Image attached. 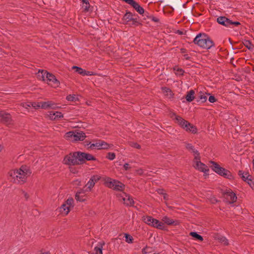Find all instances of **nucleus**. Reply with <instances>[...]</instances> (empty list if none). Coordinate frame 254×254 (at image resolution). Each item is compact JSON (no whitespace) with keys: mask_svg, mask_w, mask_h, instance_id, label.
<instances>
[{"mask_svg":"<svg viewBox=\"0 0 254 254\" xmlns=\"http://www.w3.org/2000/svg\"><path fill=\"white\" fill-rule=\"evenodd\" d=\"M30 174V170L26 166H21L19 169H13L8 172L11 180L18 184L24 183Z\"/></svg>","mask_w":254,"mask_h":254,"instance_id":"f257e3e1","label":"nucleus"},{"mask_svg":"<svg viewBox=\"0 0 254 254\" xmlns=\"http://www.w3.org/2000/svg\"><path fill=\"white\" fill-rule=\"evenodd\" d=\"M37 76L40 80L46 82L47 84L53 87L57 88L60 85V82L56 79L55 76L46 71L39 70Z\"/></svg>","mask_w":254,"mask_h":254,"instance_id":"f03ea898","label":"nucleus"},{"mask_svg":"<svg viewBox=\"0 0 254 254\" xmlns=\"http://www.w3.org/2000/svg\"><path fill=\"white\" fill-rule=\"evenodd\" d=\"M195 44L205 49H209L213 46L212 41L205 34H199L193 40Z\"/></svg>","mask_w":254,"mask_h":254,"instance_id":"7ed1b4c3","label":"nucleus"},{"mask_svg":"<svg viewBox=\"0 0 254 254\" xmlns=\"http://www.w3.org/2000/svg\"><path fill=\"white\" fill-rule=\"evenodd\" d=\"M192 166L196 170L204 173V175H208L209 168L200 161V157L198 151H195V157L193 160Z\"/></svg>","mask_w":254,"mask_h":254,"instance_id":"20e7f679","label":"nucleus"},{"mask_svg":"<svg viewBox=\"0 0 254 254\" xmlns=\"http://www.w3.org/2000/svg\"><path fill=\"white\" fill-rule=\"evenodd\" d=\"M176 123L187 131L192 133H196L197 129L195 126L190 124L180 116H176L175 118Z\"/></svg>","mask_w":254,"mask_h":254,"instance_id":"39448f33","label":"nucleus"},{"mask_svg":"<svg viewBox=\"0 0 254 254\" xmlns=\"http://www.w3.org/2000/svg\"><path fill=\"white\" fill-rule=\"evenodd\" d=\"M66 139L70 141H82L85 137V134L82 131H71L64 135Z\"/></svg>","mask_w":254,"mask_h":254,"instance_id":"423d86ee","label":"nucleus"},{"mask_svg":"<svg viewBox=\"0 0 254 254\" xmlns=\"http://www.w3.org/2000/svg\"><path fill=\"white\" fill-rule=\"evenodd\" d=\"M210 163L212 164L211 167L212 170L218 174L229 179H233L234 178L233 176L229 171L221 167L214 162L211 161Z\"/></svg>","mask_w":254,"mask_h":254,"instance_id":"0eeeda50","label":"nucleus"},{"mask_svg":"<svg viewBox=\"0 0 254 254\" xmlns=\"http://www.w3.org/2000/svg\"><path fill=\"white\" fill-rule=\"evenodd\" d=\"M79 152H75L70 153L65 156L63 162L64 164L68 165H75L81 164L79 159Z\"/></svg>","mask_w":254,"mask_h":254,"instance_id":"6e6552de","label":"nucleus"},{"mask_svg":"<svg viewBox=\"0 0 254 254\" xmlns=\"http://www.w3.org/2000/svg\"><path fill=\"white\" fill-rule=\"evenodd\" d=\"M104 184L106 187L119 191H123L125 187L122 183L110 178H105Z\"/></svg>","mask_w":254,"mask_h":254,"instance_id":"1a4fd4ad","label":"nucleus"},{"mask_svg":"<svg viewBox=\"0 0 254 254\" xmlns=\"http://www.w3.org/2000/svg\"><path fill=\"white\" fill-rule=\"evenodd\" d=\"M73 206V199L69 198L60 207V211L63 215H67Z\"/></svg>","mask_w":254,"mask_h":254,"instance_id":"9d476101","label":"nucleus"},{"mask_svg":"<svg viewBox=\"0 0 254 254\" xmlns=\"http://www.w3.org/2000/svg\"><path fill=\"white\" fill-rule=\"evenodd\" d=\"M89 145V148L92 149H108L112 146V144H108L106 142L101 140L96 141L92 143H90Z\"/></svg>","mask_w":254,"mask_h":254,"instance_id":"9b49d317","label":"nucleus"},{"mask_svg":"<svg viewBox=\"0 0 254 254\" xmlns=\"http://www.w3.org/2000/svg\"><path fill=\"white\" fill-rule=\"evenodd\" d=\"M217 21L220 24L229 27H231L233 26H237L240 24V22L237 21L233 22L225 16H220L218 17Z\"/></svg>","mask_w":254,"mask_h":254,"instance_id":"f8f14e48","label":"nucleus"},{"mask_svg":"<svg viewBox=\"0 0 254 254\" xmlns=\"http://www.w3.org/2000/svg\"><path fill=\"white\" fill-rule=\"evenodd\" d=\"M118 197L127 205L131 206L134 204L133 199L129 195L125 192H123L120 193L118 194Z\"/></svg>","mask_w":254,"mask_h":254,"instance_id":"ddd939ff","label":"nucleus"},{"mask_svg":"<svg viewBox=\"0 0 254 254\" xmlns=\"http://www.w3.org/2000/svg\"><path fill=\"white\" fill-rule=\"evenodd\" d=\"M100 176L98 175L92 176L85 185V187L86 188L85 191H90L94 187L95 184L100 179Z\"/></svg>","mask_w":254,"mask_h":254,"instance_id":"4468645a","label":"nucleus"},{"mask_svg":"<svg viewBox=\"0 0 254 254\" xmlns=\"http://www.w3.org/2000/svg\"><path fill=\"white\" fill-rule=\"evenodd\" d=\"M224 197L229 203H234L237 199L236 194L230 190L224 193Z\"/></svg>","mask_w":254,"mask_h":254,"instance_id":"2eb2a0df","label":"nucleus"},{"mask_svg":"<svg viewBox=\"0 0 254 254\" xmlns=\"http://www.w3.org/2000/svg\"><path fill=\"white\" fill-rule=\"evenodd\" d=\"M43 109H57L60 108V107L58 104L52 101H48L46 102H43V105H42Z\"/></svg>","mask_w":254,"mask_h":254,"instance_id":"dca6fc26","label":"nucleus"},{"mask_svg":"<svg viewBox=\"0 0 254 254\" xmlns=\"http://www.w3.org/2000/svg\"><path fill=\"white\" fill-rule=\"evenodd\" d=\"M79 157L80 159H78V160L80 161L81 164L83 163L85 160L90 161L95 160V158L92 155L84 152H79Z\"/></svg>","mask_w":254,"mask_h":254,"instance_id":"f3484780","label":"nucleus"},{"mask_svg":"<svg viewBox=\"0 0 254 254\" xmlns=\"http://www.w3.org/2000/svg\"><path fill=\"white\" fill-rule=\"evenodd\" d=\"M48 117L52 120H56L63 118L64 115L61 112L50 111L49 112Z\"/></svg>","mask_w":254,"mask_h":254,"instance_id":"a211bd4d","label":"nucleus"},{"mask_svg":"<svg viewBox=\"0 0 254 254\" xmlns=\"http://www.w3.org/2000/svg\"><path fill=\"white\" fill-rule=\"evenodd\" d=\"M0 121L6 123H10L11 122V116L9 114L4 111H1Z\"/></svg>","mask_w":254,"mask_h":254,"instance_id":"6ab92c4d","label":"nucleus"},{"mask_svg":"<svg viewBox=\"0 0 254 254\" xmlns=\"http://www.w3.org/2000/svg\"><path fill=\"white\" fill-rule=\"evenodd\" d=\"M152 223L151 224V226L156 228L159 229L163 230L164 229L165 226L163 222L153 218Z\"/></svg>","mask_w":254,"mask_h":254,"instance_id":"aec40b11","label":"nucleus"},{"mask_svg":"<svg viewBox=\"0 0 254 254\" xmlns=\"http://www.w3.org/2000/svg\"><path fill=\"white\" fill-rule=\"evenodd\" d=\"M75 199L79 201H84L86 200L85 192L84 190L78 191L75 195Z\"/></svg>","mask_w":254,"mask_h":254,"instance_id":"412c9836","label":"nucleus"},{"mask_svg":"<svg viewBox=\"0 0 254 254\" xmlns=\"http://www.w3.org/2000/svg\"><path fill=\"white\" fill-rule=\"evenodd\" d=\"M162 221L164 222L163 223L166 224L168 225H177L179 224V222L177 221H174L173 219H170L166 216L163 217Z\"/></svg>","mask_w":254,"mask_h":254,"instance_id":"4be33fe9","label":"nucleus"},{"mask_svg":"<svg viewBox=\"0 0 254 254\" xmlns=\"http://www.w3.org/2000/svg\"><path fill=\"white\" fill-rule=\"evenodd\" d=\"M239 175L241 176L242 179L246 182H248V180L250 179V178L252 177L249 174V173L247 172H244L242 171H239Z\"/></svg>","mask_w":254,"mask_h":254,"instance_id":"5701e85b","label":"nucleus"},{"mask_svg":"<svg viewBox=\"0 0 254 254\" xmlns=\"http://www.w3.org/2000/svg\"><path fill=\"white\" fill-rule=\"evenodd\" d=\"M186 99L188 102H191L194 99V91L192 90L189 91L186 96Z\"/></svg>","mask_w":254,"mask_h":254,"instance_id":"b1692460","label":"nucleus"},{"mask_svg":"<svg viewBox=\"0 0 254 254\" xmlns=\"http://www.w3.org/2000/svg\"><path fill=\"white\" fill-rule=\"evenodd\" d=\"M66 99L69 101L76 102L79 100V96L75 94H70L66 96Z\"/></svg>","mask_w":254,"mask_h":254,"instance_id":"393cba45","label":"nucleus"},{"mask_svg":"<svg viewBox=\"0 0 254 254\" xmlns=\"http://www.w3.org/2000/svg\"><path fill=\"white\" fill-rule=\"evenodd\" d=\"M82 8L84 11H89L90 10V4L88 0H82Z\"/></svg>","mask_w":254,"mask_h":254,"instance_id":"a878e982","label":"nucleus"},{"mask_svg":"<svg viewBox=\"0 0 254 254\" xmlns=\"http://www.w3.org/2000/svg\"><path fill=\"white\" fill-rule=\"evenodd\" d=\"M139 14H143L144 13L143 8L140 6V5L135 1L132 6Z\"/></svg>","mask_w":254,"mask_h":254,"instance_id":"bb28decb","label":"nucleus"},{"mask_svg":"<svg viewBox=\"0 0 254 254\" xmlns=\"http://www.w3.org/2000/svg\"><path fill=\"white\" fill-rule=\"evenodd\" d=\"M215 238L219 240V241L221 243L224 245H228V240L224 237L221 236H217L215 237Z\"/></svg>","mask_w":254,"mask_h":254,"instance_id":"cd10ccee","label":"nucleus"},{"mask_svg":"<svg viewBox=\"0 0 254 254\" xmlns=\"http://www.w3.org/2000/svg\"><path fill=\"white\" fill-rule=\"evenodd\" d=\"M152 219L153 218L150 216H144L142 217V220L144 222L150 226L151 224L152 223Z\"/></svg>","mask_w":254,"mask_h":254,"instance_id":"c85d7f7f","label":"nucleus"},{"mask_svg":"<svg viewBox=\"0 0 254 254\" xmlns=\"http://www.w3.org/2000/svg\"><path fill=\"white\" fill-rule=\"evenodd\" d=\"M43 105V102H33L32 104V107L35 109H43L42 105Z\"/></svg>","mask_w":254,"mask_h":254,"instance_id":"c756f323","label":"nucleus"},{"mask_svg":"<svg viewBox=\"0 0 254 254\" xmlns=\"http://www.w3.org/2000/svg\"><path fill=\"white\" fill-rule=\"evenodd\" d=\"M190 235L191 236H192V237L197 239V240H200V241H203V238L201 236H200V235L198 234L196 232H190Z\"/></svg>","mask_w":254,"mask_h":254,"instance_id":"7c9ffc66","label":"nucleus"},{"mask_svg":"<svg viewBox=\"0 0 254 254\" xmlns=\"http://www.w3.org/2000/svg\"><path fill=\"white\" fill-rule=\"evenodd\" d=\"M162 91L165 95L169 96L170 97L172 96V93L170 89L167 87H163L162 88Z\"/></svg>","mask_w":254,"mask_h":254,"instance_id":"2f4dec72","label":"nucleus"},{"mask_svg":"<svg viewBox=\"0 0 254 254\" xmlns=\"http://www.w3.org/2000/svg\"><path fill=\"white\" fill-rule=\"evenodd\" d=\"M125 241L127 243L130 244L133 243V238L132 237L127 234H125Z\"/></svg>","mask_w":254,"mask_h":254,"instance_id":"473e14b6","label":"nucleus"},{"mask_svg":"<svg viewBox=\"0 0 254 254\" xmlns=\"http://www.w3.org/2000/svg\"><path fill=\"white\" fill-rule=\"evenodd\" d=\"M72 69H74L75 70V71L78 73V74H80V75H83V73H84V70L82 68L79 67H78V66H72Z\"/></svg>","mask_w":254,"mask_h":254,"instance_id":"72a5a7b5","label":"nucleus"},{"mask_svg":"<svg viewBox=\"0 0 254 254\" xmlns=\"http://www.w3.org/2000/svg\"><path fill=\"white\" fill-rule=\"evenodd\" d=\"M124 20L126 22H128L130 21L132 18V15L130 13H127L125 14L124 16Z\"/></svg>","mask_w":254,"mask_h":254,"instance_id":"f704fd0d","label":"nucleus"},{"mask_svg":"<svg viewBox=\"0 0 254 254\" xmlns=\"http://www.w3.org/2000/svg\"><path fill=\"white\" fill-rule=\"evenodd\" d=\"M94 251L95 254H103L102 247L100 246V247H95Z\"/></svg>","mask_w":254,"mask_h":254,"instance_id":"c9c22d12","label":"nucleus"},{"mask_svg":"<svg viewBox=\"0 0 254 254\" xmlns=\"http://www.w3.org/2000/svg\"><path fill=\"white\" fill-rule=\"evenodd\" d=\"M244 45L249 50L253 48V45L249 40H246L244 42Z\"/></svg>","mask_w":254,"mask_h":254,"instance_id":"e433bc0d","label":"nucleus"},{"mask_svg":"<svg viewBox=\"0 0 254 254\" xmlns=\"http://www.w3.org/2000/svg\"><path fill=\"white\" fill-rule=\"evenodd\" d=\"M186 148L188 149H189V150L191 151V152L193 153V156L194 157H195V151H198L195 150L191 144H188L186 145Z\"/></svg>","mask_w":254,"mask_h":254,"instance_id":"4c0bfd02","label":"nucleus"},{"mask_svg":"<svg viewBox=\"0 0 254 254\" xmlns=\"http://www.w3.org/2000/svg\"><path fill=\"white\" fill-rule=\"evenodd\" d=\"M32 103L31 102H23L21 103V106L23 108L28 109L29 108L32 107Z\"/></svg>","mask_w":254,"mask_h":254,"instance_id":"58836bf2","label":"nucleus"},{"mask_svg":"<svg viewBox=\"0 0 254 254\" xmlns=\"http://www.w3.org/2000/svg\"><path fill=\"white\" fill-rule=\"evenodd\" d=\"M247 183L249 185L251 188L254 190V179L253 178V177H251L250 179L248 180V182Z\"/></svg>","mask_w":254,"mask_h":254,"instance_id":"ea45409f","label":"nucleus"},{"mask_svg":"<svg viewBox=\"0 0 254 254\" xmlns=\"http://www.w3.org/2000/svg\"><path fill=\"white\" fill-rule=\"evenodd\" d=\"M115 154L114 153H109L108 154L107 158L110 160H113L115 158Z\"/></svg>","mask_w":254,"mask_h":254,"instance_id":"a19ab883","label":"nucleus"},{"mask_svg":"<svg viewBox=\"0 0 254 254\" xmlns=\"http://www.w3.org/2000/svg\"><path fill=\"white\" fill-rule=\"evenodd\" d=\"M200 100L202 102H205L206 100H207V97L204 94H201L199 96V97Z\"/></svg>","mask_w":254,"mask_h":254,"instance_id":"79ce46f5","label":"nucleus"},{"mask_svg":"<svg viewBox=\"0 0 254 254\" xmlns=\"http://www.w3.org/2000/svg\"><path fill=\"white\" fill-rule=\"evenodd\" d=\"M174 70H176V74L178 75H182L183 74L184 71L182 69L177 68H174Z\"/></svg>","mask_w":254,"mask_h":254,"instance_id":"37998d69","label":"nucleus"},{"mask_svg":"<svg viewBox=\"0 0 254 254\" xmlns=\"http://www.w3.org/2000/svg\"><path fill=\"white\" fill-rule=\"evenodd\" d=\"M73 185L75 187L81 186V182L78 180H76L73 182Z\"/></svg>","mask_w":254,"mask_h":254,"instance_id":"c03bdc74","label":"nucleus"},{"mask_svg":"<svg viewBox=\"0 0 254 254\" xmlns=\"http://www.w3.org/2000/svg\"><path fill=\"white\" fill-rule=\"evenodd\" d=\"M83 76H85V75H94V73L92 71H86L85 70H84V73H83Z\"/></svg>","mask_w":254,"mask_h":254,"instance_id":"a18cd8bd","label":"nucleus"},{"mask_svg":"<svg viewBox=\"0 0 254 254\" xmlns=\"http://www.w3.org/2000/svg\"><path fill=\"white\" fill-rule=\"evenodd\" d=\"M124 168L126 170H128V169L131 168V166L129 163H126L124 165Z\"/></svg>","mask_w":254,"mask_h":254,"instance_id":"49530a36","label":"nucleus"},{"mask_svg":"<svg viewBox=\"0 0 254 254\" xmlns=\"http://www.w3.org/2000/svg\"><path fill=\"white\" fill-rule=\"evenodd\" d=\"M208 100L210 103H214L216 101L215 97L213 96H210L209 97Z\"/></svg>","mask_w":254,"mask_h":254,"instance_id":"de8ad7c7","label":"nucleus"},{"mask_svg":"<svg viewBox=\"0 0 254 254\" xmlns=\"http://www.w3.org/2000/svg\"><path fill=\"white\" fill-rule=\"evenodd\" d=\"M131 146L136 148H139L140 145L137 143L133 142L131 144Z\"/></svg>","mask_w":254,"mask_h":254,"instance_id":"09e8293b","label":"nucleus"},{"mask_svg":"<svg viewBox=\"0 0 254 254\" xmlns=\"http://www.w3.org/2000/svg\"><path fill=\"white\" fill-rule=\"evenodd\" d=\"M137 174L141 175L143 174V170L142 169H139L136 171Z\"/></svg>","mask_w":254,"mask_h":254,"instance_id":"8fccbe9b","label":"nucleus"},{"mask_svg":"<svg viewBox=\"0 0 254 254\" xmlns=\"http://www.w3.org/2000/svg\"><path fill=\"white\" fill-rule=\"evenodd\" d=\"M158 192L160 194H162L164 195V198L165 199H166L167 198H166V194L165 193H164V190H158Z\"/></svg>","mask_w":254,"mask_h":254,"instance_id":"3c124183","label":"nucleus"},{"mask_svg":"<svg viewBox=\"0 0 254 254\" xmlns=\"http://www.w3.org/2000/svg\"><path fill=\"white\" fill-rule=\"evenodd\" d=\"M38 254H51L49 252H43L42 251H40Z\"/></svg>","mask_w":254,"mask_h":254,"instance_id":"603ef678","label":"nucleus"},{"mask_svg":"<svg viewBox=\"0 0 254 254\" xmlns=\"http://www.w3.org/2000/svg\"><path fill=\"white\" fill-rule=\"evenodd\" d=\"M148 248H145V249H143V250H142V252H143V254H146L147 252V251H148Z\"/></svg>","mask_w":254,"mask_h":254,"instance_id":"864d4df0","label":"nucleus"},{"mask_svg":"<svg viewBox=\"0 0 254 254\" xmlns=\"http://www.w3.org/2000/svg\"><path fill=\"white\" fill-rule=\"evenodd\" d=\"M70 171L71 172L73 173H75L77 172V171L76 170H74L72 168H70Z\"/></svg>","mask_w":254,"mask_h":254,"instance_id":"5fc2aeb1","label":"nucleus"},{"mask_svg":"<svg viewBox=\"0 0 254 254\" xmlns=\"http://www.w3.org/2000/svg\"><path fill=\"white\" fill-rule=\"evenodd\" d=\"M3 149V146L0 144V152L1 151V150Z\"/></svg>","mask_w":254,"mask_h":254,"instance_id":"6e6d98bb","label":"nucleus"},{"mask_svg":"<svg viewBox=\"0 0 254 254\" xmlns=\"http://www.w3.org/2000/svg\"><path fill=\"white\" fill-rule=\"evenodd\" d=\"M181 50H182V53H184V49H182Z\"/></svg>","mask_w":254,"mask_h":254,"instance_id":"4d7b16f0","label":"nucleus"},{"mask_svg":"<svg viewBox=\"0 0 254 254\" xmlns=\"http://www.w3.org/2000/svg\"><path fill=\"white\" fill-rule=\"evenodd\" d=\"M153 20L155 21H157V20L155 19H153Z\"/></svg>","mask_w":254,"mask_h":254,"instance_id":"13d9d810","label":"nucleus"}]
</instances>
